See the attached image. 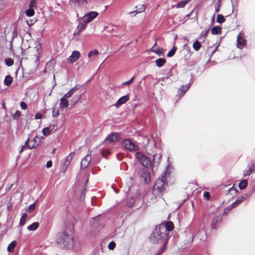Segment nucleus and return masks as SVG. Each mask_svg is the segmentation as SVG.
I'll list each match as a JSON object with an SVG mask.
<instances>
[{"label":"nucleus","mask_w":255,"mask_h":255,"mask_svg":"<svg viewBox=\"0 0 255 255\" xmlns=\"http://www.w3.org/2000/svg\"><path fill=\"white\" fill-rule=\"evenodd\" d=\"M173 228V224L171 221L160 224L159 227L154 231L150 237L151 241L153 243L162 242L165 245L168 239L169 232L172 231Z\"/></svg>","instance_id":"obj_1"},{"label":"nucleus","mask_w":255,"mask_h":255,"mask_svg":"<svg viewBox=\"0 0 255 255\" xmlns=\"http://www.w3.org/2000/svg\"><path fill=\"white\" fill-rule=\"evenodd\" d=\"M57 242L65 248H71L73 246V238L71 235L66 231L58 234Z\"/></svg>","instance_id":"obj_2"},{"label":"nucleus","mask_w":255,"mask_h":255,"mask_svg":"<svg viewBox=\"0 0 255 255\" xmlns=\"http://www.w3.org/2000/svg\"><path fill=\"white\" fill-rule=\"evenodd\" d=\"M166 184V178L162 176L161 178L157 179L155 182L153 189V193L156 196H160L165 190Z\"/></svg>","instance_id":"obj_3"},{"label":"nucleus","mask_w":255,"mask_h":255,"mask_svg":"<svg viewBox=\"0 0 255 255\" xmlns=\"http://www.w3.org/2000/svg\"><path fill=\"white\" fill-rule=\"evenodd\" d=\"M136 159L143 166L146 168L151 167L152 162L151 159L140 152H137L135 153Z\"/></svg>","instance_id":"obj_4"},{"label":"nucleus","mask_w":255,"mask_h":255,"mask_svg":"<svg viewBox=\"0 0 255 255\" xmlns=\"http://www.w3.org/2000/svg\"><path fill=\"white\" fill-rule=\"evenodd\" d=\"M122 145L127 150L131 151H136L138 149V145L128 139L124 140L122 142Z\"/></svg>","instance_id":"obj_5"},{"label":"nucleus","mask_w":255,"mask_h":255,"mask_svg":"<svg viewBox=\"0 0 255 255\" xmlns=\"http://www.w3.org/2000/svg\"><path fill=\"white\" fill-rule=\"evenodd\" d=\"M99 15L98 12L95 11H92L87 12L81 18L86 22L87 24L92 21L95 19Z\"/></svg>","instance_id":"obj_6"},{"label":"nucleus","mask_w":255,"mask_h":255,"mask_svg":"<svg viewBox=\"0 0 255 255\" xmlns=\"http://www.w3.org/2000/svg\"><path fill=\"white\" fill-rule=\"evenodd\" d=\"M120 139V135L117 133H112L109 135L105 140L106 144H109L111 142H115Z\"/></svg>","instance_id":"obj_7"},{"label":"nucleus","mask_w":255,"mask_h":255,"mask_svg":"<svg viewBox=\"0 0 255 255\" xmlns=\"http://www.w3.org/2000/svg\"><path fill=\"white\" fill-rule=\"evenodd\" d=\"M80 57V53L78 51H74L71 55L69 56L68 59L67 61L68 62L70 63H73L74 62H76Z\"/></svg>","instance_id":"obj_8"},{"label":"nucleus","mask_w":255,"mask_h":255,"mask_svg":"<svg viewBox=\"0 0 255 255\" xmlns=\"http://www.w3.org/2000/svg\"><path fill=\"white\" fill-rule=\"evenodd\" d=\"M87 23L83 20L82 18H80L79 20V24L77 26V28L75 31V34L80 33L82 31L85 29L87 26Z\"/></svg>","instance_id":"obj_9"},{"label":"nucleus","mask_w":255,"mask_h":255,"mask_svg":"<svg viewBox=\"0 0 255 255\" xmlns=\"http://www.w3.org/2000/svg\"><path fill=\"white\" fill-rule=\"evenodd\" d=\"M91 156L90 154L88 153L87 155L82 160L81 163V168L82 169L86 168L89 164L90 161L91 160Z\"/></svg>","instance_id":"obj_10"},{"label":"nucleus","mask_w":255,"mask_h":255,"mask_svg":"<svg viewBox=\"0 0 255 255\" xmlns=\"http://www.w3.org/2000/svg\"><path fill=\"white\" fill-rule=\"evenodd\" d=\"M41 141L39 138L37 136H36L31 141L30 143L31 145H30V149L36 148L41 144Z\"/></svg>","instance_id":"obj_11"},{"label":"nucleus","mask_w":255,"mask_h":255,"mask_svg":"<svg viewBox=\"0 0 255 255\" xmlns=\"http://www.w3.org/2000/svg\"><path fill=\"white\" fill-rule=\"evenodd\" d=\"M237 47L239 48H242L246 45V41L243 37L242 34L240 33L237 37Z\"/></svg>","instance_id":"obj_12"},{"label":"nucleus","mask_w":255,"mask_h":255,"mask_svg":"<svg viewBox=\"0 0 255 255\" xmlns=\"http://www.w3.org/2000/svg\"><path fill=\"white\" fill-rule=\"evenodd\" d=\"M129 100V97L128 95H126L120 98L118 101L115 104V106L117 108H119L122 104L125 103Z\"/></svg>","instance_id":"obj_13"},{"label":"nucleus","mask_w":255,"mask_h":255,"mask_svg":"<svg viewBox=\"0 0 255 255\" xmlns=\"http://www.w3.org/2000/svg\"><path fill=\"white\" fill-rule=\"evenodd\" d=\"M68 97H66V96L64 95L60 100V103L59 105V107L60 109H62L65 108H67L69 105V102L68 101Z\"/></svg>","instance_id":"obj_14"},{"label":"nucleus","mask_w":255,"mask_h":255,"mask_svg":"<svg viewBox=\"0 0 255 255\" xmlns=\"http://www.w3.org/2000/svg\"><path fill=\"white\" fill-rule=\"evenodd\" d=\"M53 130H55V126L51 125L44 128L42 130V133L45 136H47L49 135Z\"/></svg>","instance_id":"obj_15"},{"label":"nucleus","mask_w":255,"mask_h":255,"mask_svg":"<svg viewBox=\"0 0 255 255\" xmlns=\"http://www.w3.org/2000/svg\"><path fill=\"white\" fill-rule=\"evenodd\" d=\"M189 88V84H187L185 86H181V87L179 89L178 93L180 94L181 96H183L185 92L188 90Z\"/></svg>","instance_id":"obj_16"},{"label":"nucleus","mask_w":255,"mask_h":255,"mask_svg":"<svg viewBox=\"0 0 255 255\" xmlns=\"http://www.w3.org/2000/svg\"><path fill=\"white\" fill-rule=\"evenodd\" d=\"M156 45V43L155 42V44H154V45L150 49V50L155 53H156L157 54H158L159 56H162L164 54L163 52V49L162 48H157V49H154V46Z\"/></svg>","instance_id":"obj_17"},{"label":"nucleus","mask_w":255,"mask_h":255,"mask_svg":"<svg viewBox=\"0 0 255 255\" xmlns=\"http://www.w3.org/2000/svg\"><path fill=\"white\" fill-rule=\"evenodd\" d=\"M74 153H71L69 154V155L67 157L65 161L64 162V165L66 166L65 169L67 168V167L71 163Z\"/></svg>","instance_id":"obj_18"},{"label":"nucleus","mask_w":255,"mask_h":255,"mask_svg":"<svg viewBox=\"0 0 255 255\" xmlns=\"http://www.w3.org/2000/svg\"><path fill=\"white\" fill-rule=\"evenodd\" d=\"M155 62L157 67H161L165 64L166 60L164 58H159L156 59Z\"/></svg>","instance_id":"obj_19"},{"label":"nucleus","mask_w":255,"mask_h":255,"mask_svg":"<svg viewBox=\"0 0 255 255\" xmlns=\"http://www.w3.org/2000/svg\"><path fill=\"white\" fill-rule=\"evenodd\" d=\"M39 226L38 222H34L27 227V230L30 231H34L36 230Z\"/></svg>","instance_id":"obj_20"},{"label":"nucleus","mask_w":255,"mask_h":255,"mask_svg":"<svg viewBox=\"0 0 255 255\" xmlns=\"http://www.w3.org/2000/svg\"><path fill=\"white\" fill-rule=\"evenodd\" d=\"M16 244L17 243L16 241H12L7 247V250L8 252L10 253L13 252Z\"/></svg>","instance_id":"obj_21"},{"label":"nucleus","mask_w":255,"mask_h":255,"mask_svg":"<svg viewBox=\"0 0 255 255\" xmlns=\"http://www.w3.org/2000/svg\"><path fill=\"white\" fill-rule=\"evenodd\" d=\"M12 80V78L10 76L7 75L5 77L4 84L5 85L8 86L11 84Z\"/></svg>","instance_id":"obj_22"},{"label":"nucleus","mask_w":255,"mask_h":255,"mask_svg":"<svg viewBox=\"0 0 255 255\" xmlns=\"http://www.w3.org/2000/svg\"><path fill=\"white\" fill-rule=\"evenodd\" d=\"M78 89V88L77 87V86H76L75 87H73L67 93H66L65 95L66 96V97H71Z\"/></svg>","instance_id":"obj_23"},{"label":"nucleus","mask_w":255,"mask_h":255,"mask_svg":"<svg viewBox=\"0 0 255 255\" xmlns=\"http://www.w3.org/2000/svg\"><path fill=\"white\" fill-rule=\"evenodd\" d=\"M27 217H28V216L26 213H24L22 215V216L20 218V222H19L20 226H23V225H24V224L26 223V220L27 218Z\"/></svg>","instance_id":"obj_24"},{"label":"nucleus","mask_w":255,"mask_h":255,"mask_svg":"<svg viewBox=\"0 0 255 255\" xmlns=\"http://www.w3.org/2000/svg\"><path fill=\"white\" fill-rule=\"evenodd\" d=\"M189 1H190V0H184L181 1L179 2H178V3L177 4V5H176V7L177 8L184 7L185 6V5L188 2H189Z\"/></svg>","instance_id":"obj_25"},{"label":"nucleus","mask_w":255,"mask_h":255,"mask_svg":"<svg viewBox=\"0 0 255 255\" xmlns=\"http://www.w3.org/2000/svg\"><path fill=\"white\" fill-rule=\"evenodd\" d=\"M81 99V95H75L72 100H71V104L73 105H74L75 104H76L78 101L80 100Z\"/></svg>","instance_id":"obj_26"},{"label":"nucleus","mask_w":255,"mask_h":255,"mask_svg":"<svg viewBox=\"0 0 255 255\" xmlns=\"http://www.w3.org/2000/svg\"><path fill=\"white\" fill-rule=\"evenodd\" d=\"M221 31V28L219 26L213 27L211 29V32L213 34H218Z\"/></svg>","instance_id":"obj_27"},{"label":"nucleus","mask_w":255,"mask_h":255,"mask_svg":"<svg viewBox=\"0 0 255 255\" xmlns=\"http://www.w3.org/2000/svg\"><path fill=\"white\" fill-rule=\"evenodd\" d=\"M201 47V44L198 40L195 41L193 44V47L195 51H198Z\"/></svg>","instance_id":"obj_28"},{"label":"nucleus","mask_w":255,"mask_h":255,"mask_svg":"<svg viewBox=\"0 0 255 255\" xmlns=\"http://www.w3.org/2000/svg\"><path fill=\"white\" fill-rule=\"evenodd\" d=\"M248 185V182L246 180H243L240 182L239 187L240 189H244Z\"/></svg>","instance_id":"obj_29"},{"label":"nucleus","mask_w":255,"mask_h":255,"mask_svg":"<svg viewBox=\"0 0 255 255\" xmlns=\"http://www.w3.org/2000/svg\"><path fill=\"white\" fill-rule=\"evenodd\" d=\"M177 50V48L175 46L172 47V48L168 52L167 54V56L168 57H172L175 53Z\"/></svg>","instance_id":"obj_30"},{"label":"nucleus","mask_w":255,"mask_h":255,"mask_svg":"<svg viewBox=\"0 0 255 255\" xmlns=\"http://www.w3.org/2000/svg\"><path fill=\"white\" fill-rule=\"evenodd\" d=\"M160 158H161L160 154H156V155H154L153 158V164H156V163L158 164L160 161Z\"/></svg>","instance_id":"obj_31"},{"label":"nucleus","mask_w":255,"mask_h":255,"mask_svg":"<svg viewBox=\"0 0 255 255\" xmlns=\"http://www.w3.org/2000/svg\"><path fill=\"white\" fill-rule=\"evenodd\" d=\"M225 21V18L222 14H218L217 17V22L220 23H222Z\"/></svg>","instance_id":"obj_32"},{"label":"nucleus","mask_w":255,"mask_h":255,"mask_svg":"<svg viewBox=\"0 0 255 255\" xmlns=\"http://www.w3.org/2000/svg\"><path fill=\"white\" fill-rule=\"evenodd\" d=\"M13 60L10 58H7L5 59V63L7 66H11L13 64Z\"/></svg>","instance_id":"obj_33"},{"label":"nucleus","mask_w":255,"mask_h":255,"mask_svg":"<svg viewBox=\"0 0 255 255\" xmlns=\"http://www.w3.org/2000/svg\"><path fill=\"white\" fill-rule=\"evenodd\" d=\"M26 15L28 17L32 16L34 14V11L32 8L26 10L25 12Z\"/></svg>","instance_id":"obj_34"},{"label":"nucleus","mask_w":255,"mask_h":255,"mask_svg":"<svg viewBox=\"0 0 255 255\" xmlns=\"http://www.w3.org/2000/svg\"><path fill=\"white\" fill-rule=\"evenodd\" d=\"M21 115V112L19 111H17L12 116V117L14 120H18Z\"/></svg>","instance_id":"obj_35"},{"label":"nucleus","mask_w":255,"mask_h":255,"mask_svg":"<svg viewBox=\"0 0 255 255\" xmlns=\"http://www.w3.org/2000/svg\"><path fill=\"white\" fill-rule=\"evenodd\" d=\"M247 195H245V196L240 197L238 198V199H237L236 202H237V204H238V205H239L241 203H242L243 201L245 200V199L247 198Z\"/></svg>","instance_id":"obj_36"},{"label":"nucleus","mask_w":255,"mask_h":255,"mask_svg":"<svg viewBox=\"0 0 255 255\" xmlns=\"http://www.w3.org/2000/svg\"><path fill=\"white\" fill-rule=\"evenodd\" d=\"M220 218L219 217L216 218L213 220L212 222V225L214 228L215 229L216 228V225L217 224V223L220 221Z\"/></svg>","instance_id":"obj_37"},{"label":"nucleus","mask_w":255,"mask_h":255,"mask_svg":"<svg viewBox=\"0 0 255 255\" xmlns=\"http://www.w3.org/2000/svg\"><path fill=\"white\" fill-rule=\"evenodd\" d=\"M99 53L97 49H95L90 51L88 54V57H91L94 55H97Z\"/></svg>","instance_id":"obj_38"},{"label":"nucleus","mask_w":255,"mask_h":255,"mask_svg":"<svg viewBox=\"0 0 255 255\" xmlns=\"http://www.w3.org/2000/svg\"><path fill=\"white\" fill-rule=\"evenodd\" d=\"M35 207H36V204L35 203H33V204L30 205L28 207L27 212L29 213H31L32 212H33L34 210Z\"/></svg>","instance_id":"obj_39"},{"label":"nucleus","mask_w":255,"mask_h":255,"mask_svg":"<svg viewBox=\"0 0 255 255\" xmlns=\"http://www.w3.org/2000/svg\"><path fill=\"white\" fill-rule=\"evenodd\" d=\"M221 1V0H218L217 3L215 5V9L216 12H218L220 10Z\"/></svg>","instance_id":"obj_40"},{"label":"nucleus","mask_w":255,"mask_h":255,"mask_svg":"<svg viewBox=\"0 0 255 255\" xmlns=\"http://www.w3.org/2000/svg\"><path fill=\"white\" fill-rule=\"evenodd\" d=\"M115 247L116 243L113 241L110 242L108 245V249L110 250H113L115 249Z\"/></svg>","instance_id":"obj_41"},{"label":"nucleus","mask_w":255,"mask_h":255,"mask_svg":"<svg viewBox=\"0 0 255 255\" xmlns=\"http://www.w3.org/2000/svg\"><path fill=\"white\" fill-rule=\"evenodd\" d=\"M134 79V77H132L129 80L123 82L122 85V86L130 85V84H131L133 82Z\"/></svg>","instance_id":"obj_42"},{"label":"nucleus","mask_w":255,"mask_h":255,"mask_svg":"<svg viewBox=\"0 0 255 255\" xmlns=\"http://www.w3.org/2000/svg\"><path fill=\"white\" fill-rule=\"evenodd\" d=\"M59 111L58 109L54 108L52 110V116L53 117H56L59 115Z\"/></svg>","instance_id":"obj_43"},{"label":"nucleus","mask_w":255,"mask_h":255,"mask_svg":"<svg viewBox=\"0 0 255 255\" xmlns=\"http://www.w3.org/2000/svg\"><path fill=\"white\" fill-rule=\"evenodd\" d=\"M253 172L251 168L249 167V169L245 170L244 171V176H249Z\"/></svg>","instance_id":"obj_44"},{"label":"nucleus","mask_w":255,"mask_h":255,"mask_svg":"<svg viewBox=\"0 0 255 255\" xmlns=\"http://www.w3.org/2000/svg\"><path fill=\"white\" fill-rule=\"evenodd\" d=\"M238 205V204H237V202L235 201V202H233L231 205H230L227 208V209H229V210H231V209H233V208L236 207Z\"/></svg>","instance_id":"obj_45"},{"label":"nucleus","mask_w":255,"mask_h":255,"mask_svg":"<svg viewBox=\"0 0 255 255\" xmlns=\"http://www.w3.org/2000/svg\"><path fill=\"white\" fill-rule=\"evenodd\" d=\"M29 138H28V139L25 142V143L23 145V146H24V147L25 148H28L30 149V145H31L30 144V143H29Z\"/></svg>","instance_id":"obj_46"},{"label":"nucleus","mask_w":255,"mask_h":255,"mask_svg":"<svg viewBox=\"0 0 255 255\" xmlns=\"http://www.w3.org/2000/svg\"><path fill=\"white\" fill-rule=\"evenodd\" d=\"M136 10H137L138 13L144 11L145 10V6L143 5H141Z\"/></svg>","instance_id":"obj_47"},{"label":"nucleus","mask_w":255,"mask_h":255,"mask_svg":"<svg viewBox=\"0 0 255 255\" xmlns=\"http://www.w3.org/2000/svg\"><path fill=\"white\" fill-rule=\"evenodd\" d=\"M20 107L22 110H25L27 108V106L25 102H21L20 103Z\"/></svg>","instance_id":"obj_48"},{"label":"nucleus","mask_w":255,"mask_h":255,"mask_svg":"<svg viewBox=\"0 0 255 255\" xmlns=\"http://www.w3.org/2000/svg\"><path fill=\"white\" fill-rule=\"evenodd\" d=\"M138 13L137 10H134L133 11H130L129 12V14L131 16H135L136 14H137V13Z\"/></svg>","instance_id":"obj_49"},{"label":"nucleus","mask_w":255,"mask_h":255,"mask_svg":"<svg viewBox=\"0 0 255 255\" xmlns=\"http://www.w3.org/2000/svg\"><path fill=\"white\" fill-rule=\"evenodd\" d=\"M42 117V115L40 113H37L35 115V119L38 120L40 119Z\"/></svg>","instance_id":"obj_50"},{"label":"nucleus","mask_w":255,"mask_h":255,"mask_svg":"<svg viewBox=\"0 0 255 255\" xmlns=\"http://www.w3.org/2000/svg\"><path fill=\"white\" fill-rule=\"evenodd\" d=\"M46 166L47 168H50L52 166V162L51 160L48 161Z\"/></svg>","instance_id":"obj_51"},{"label":"nucleus","mask_w":255,"mask_h":255,"mask_svg":"<svg viewBox=\"0 0 255 255\" xmlns=\"http://www.w3.org/2000/svg\"><path fill=\"white\" fill-rule=\"evenodd\" d=\"M204 197L206 198L207 200H208L210 198V195L209 192H205L204 193Z\"/></svg>","instance_id":"obj_52"},{"label":"nucleus","mask_w":255,"mask_h":255,"mask_svg":"<svg viewBox=\"0 0 255 255\" xmlns=\"http://www.w3.org/2000/svg\"><path fill=\"white\" fill-rule=\"evenodd\" d=\"M35 5V0H31L30 3V7H34Z\"/></svg>","instance_id":"obj_53"},{"label":"nucleus","mask_w":255,"mask_h":255,"mask_svg":"<svg viewBox=\"0 0 255 255\" xmlns=\"http://www.w3.org/2000/svg\"><path fill=\"white\" fill-rule=\"evenodd\" d=\"M249 167H250L252 171H254L255 170V164H252L251 166H249Z\"/></svg>","instance_id":"obj_54"},{"label":"nucleus","mask_w":255,"mask_h":255,"mask_svg":"<svg viewBox=\"0 0 255 255\" xmlns=\"http://www.w3.org/2000/svg\"><path fill=\"white\" fill-rule=\"evenodd\" d=\"M146 140H147V142H149V141H152V142H153V144H154V146H155V143H154V140L152 139V138L151 137V138H150V139H149V138H147V139H146Z\"/></svg>","instance_id":"obj_55"},{"label":"nucleus","mask_w":255,"mask_h":255,"mask_svg":"<svg viewBox=\"0 0 255 255\" xmlns=\"http://www.w3.org/2000/svg\"><path fill=\"white\" fill-rule=\"evenodd\" d=\"M107 152L108 154H110V153H111L109 149H105L102 152L103 155H104L105 152Z\"/></svg>","instance_id":"obj_56"},{"label":"nucleus","mask_w":255,"mask_h":255,"mask_svg":"<svg viewBox=\"0 0 255 255\" xmlns=\"http://www.w3.org/2000/svg\"><path fill=\"white\" fill-rule=\"evenodd\" d=\"M207 33H208V31H205V32L203 31V32L201 33V36H206V35H207Z\"/></svg>","instance_id":"obj_57"},{"label":"nucleus","mask_w":255,"mask_h":255,"mask_svg":"<svg viewBox=\"0 0 255 255\" xmlns=\"http://www.w3.org/2000/svg\"><path fill=\"white\" fill-rule=\"evenodd\" d=\"M78 2L80 3H83V2H86L85 0H76Z\"/></svg>","instance_id":"obj_58"},{"label":"nucleus","mask_w":255,"mask_h":255,"mask_svg":"<svg viewBox=\"0 0 255 255\" xmlns=\"http://www.w3.org/2000/svg\"><path fill=\"white\" fill-rule=\"evenodd\" d=\"M25 148V147H24V146L22 145L21 147V149L20 150V153H21L23 150Z\"/></svg>","instance_id":"obj_59"},{"label":"nucleus","mask_w":255,"mask_h":255,"mask_svg":"<svg viewBox=\"0 0 255 255\" xmlns=\"http://www.w3.org/2000/svg\"><path fill=\"white\" fill-rule=\"evenodd\" d=\"M164 248H163L161 250L160 252L162 253L164 252Z\"/></svg>","instance_id":"obj_60"},{"label":"nucleus","mask_w":255,"mask_h":255,"mask_svg":"<svg viewBox=\"0 0 255 255\" xmlns=\"http://www.w3.org/2000/svg\"><path fill=\"white\" fill-rule=\"evenodd\" d=\"M145 182H146V183H147V182H148V181H149V179H148V178H145Z\"/></svg>","instance_id":"obj_61"},{"label":"nucleus","mask_w":255,"mask_h":255,"mask_svg":"<svg viewBox=\"0 0 255 255\" xmlns=\"http://www.w3.org/2000/svg\"><path fill=\"white\" fill-rule=\"evenodd\" d=\"M36 66H38V63H37V62H36Z\"/></svg>","instance_id":"obj_62"}]
</instances>
